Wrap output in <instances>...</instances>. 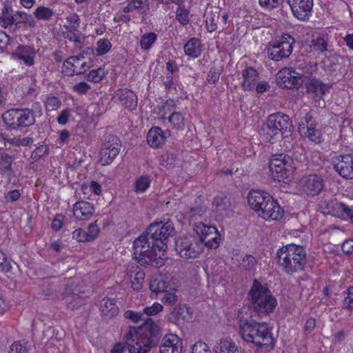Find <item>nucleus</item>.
<instances>
[{
	"mask_svg": "<svg viewBox=\"0 0 353 353\" xmlns=\"http://www.w3.org/2000/svg\"><path fill=\"white\" fill-rule=\"evenodd\" d=\"M238 332L245 342L252 343L257 349L270 351L274 347V340L266 323L256 322L249 308L241 307L236 316Z\"/></svg>",
	"mask_w": 353,
	"mask_h": 353,
	"instance_id": "1",
	"label": "nucleus"
},
{
	"mask_svg": "<svg viewBox=\"0 0 353 353\" xmlns=\"http://www.w3.org/2000/svg\"><path fill=\"white\" fill-rule=\"evenodd\" d=\"M124 338L129 353H147L159 344L161 333L159 326L148 318L138 329L130 327Z\"/></svg>",
	"mask_w": 353,
	"mask_h": 353,
	"instance_id": "2",
	"label": "nucleus"
},
{
	"mask_svg": "<svg viewBox=\"0 0 353 353\" xmlns=\"http://www.w3.org/2000/svg\"><path fill=\"white\" fill-rule=\"evenodd\" d=\"M306 161L305 150L299 145L293 148V156L283 153L272 154L269 159V171L274 181L285 183L296 169V162Z\"/></svg>",
	"mask_w": 353,
	"mask_h": 353,
	"instance_id": "3",
	"label": "nucleus"
},
{
	"mask_svg": "<svg viewBox=\"0 0 353 353\" xmlns=\"http://www.w3.org/2000/svg\"><path fill=\"white\" fill-rule=\"evenodd\" d=\"M250 312L252 310L259 316L268 315L273 312L277 305V301L272 295L270 289L262 285L257 279H254L251 289L248 294Z\"/></svg>",
	"mask_w": 353,
	"mask_h": 353,
	"instance_id": "4",
	"label": "nucleus"
},
{
	"mask_svg": "<svg viewBox=\"0 0 353 353\" xmlns=\"http://www.w3.org/2000/svg\"><path fill=\"white\" fill-rule=\"evenodd\" d=\"M42 115L39 102L32 103V108H10L5 111L1 119L7 130H17L34 125L36 118Z\"/></svg>",
	"mask_w": 353,
	"mask_h": 353,
	"instance_id": "5",
	"label": "nucleus"
},
{
	"mask_svg": "<svg viewBox=\"0 0 353 353\" xmlns=\"http://www.w3.org/2000/svg\"><path fill=\"white\" fill-rule=\"evenodd\" d=\"M289 116L282 112L269 115L260 130V135L264 141L274 143L279 138L288 137L293 130Z\"/></svg>",
	"mask_w": 353,
	"mask_h": 353,
	"instance_id": "6",
	"label": "nucleus"
},
{
	"mask_svg": "<svg viewBox=\"0 0 353 353\" xmlns=\"http://www.w3.org/2000/svg\"><path fill=\"white\" fill-rule=\"evenodd\" d=\"M278 264L288 274L303 270L306 254L302 246L289 244L280 248L276 253Z\"/></svg>",
	"mask_w": 353,
	"mask_h": 353,
	"instance_id": "7",
	"label": "nucleus"
},
{
	"mask_svg": "<svg viewBox=\"0 0 353 353\" xmlns=\"http://www.w3.org/2000/svg\"><path fill=\"white\" fill-rule=\"evenodd\" d=\"M157 247L148 239L143 233L137 238L133 243V259L142 266L153 265H161L162 258L157 252Z\"/></svg>",
	"mask_w": 353,
	"mask_h": 353,
	"instance_id": "8",
	"label": "nucleus"
},
{
	"mask_svg": "<svg viewBox=\"0 0 353 353\" xmlns=\"http://www.w3.org/2000/svg\"><path fill=\"white\" fill-rule=\"evenodd\" d=\"M174 232L173 224L168 220L165 223L163 221L152 223L143 234L155 244L159 252H165L168 248V238L173 235Z\"/></svg>",
	"mask_w": 353,
	"mask_h": 353,
	"instance_id": "9",
	"label": "nucleus"
},
{
	"mask_svg": "<svg viewBox=\"0 0 353 353\" xmlns=\"http://www.w3.org/2000/svg\"><path fill=\"white\" fill-rule=\"evenodd\" d=\"M174 249L181 258L194 259L203 251V245L192 236H179L175 241Z\"/></svg>",
	"mask_w": 353,
	"mask_h": 353,
	"instance_id": "10",
	"label": "nucleus"
},
{
	"mask_svg": "<svg viewBox=\"0 0 353 353\" xmlns=\"http://www.w3.org/2000/svg\"><path fill=\"white\" fill-rule=\"evenodd\" d=\"M294 39L288 34L281 36L276 44L267 50L268 57L276 61L290 57L293 50Z\"/></svg>",
	"mask_w": 353,
	"mask_h": 353,
	"instance_id": "11",
	"label": "nucleus"
},
{
	"mask_svg": "<svg viewBox=\"0 0 353 353\" xmlns=\"http://www.w3.org/2000/svg\"><path fill=\"white\" fill-rule=\"evenodd\" d=\"M121 147V141L117 136L110 134L102 144L100 150L99 162L102 165L110 164L119 154Z\"/></svg>",
	"mask_w": 353,
	"mask_h": 353,
	"instance_id": "12",
	"label": "nucleus"
},
{
	"mask_svg": "<svg viewBox=\"0 0 353 353\" xmlns=\"http://www.w3.org/2000/svg\"><path fill=\"white\" fill-rule=\"evenodd\" d=\"M317 125L313 116L308 112L300 119L298 129L301 136L307 137L312 142L320 143L322 134Z\"/></svg>",
	"mask_w": 353,
	"mask_h": 353,
	"instance_id": "13",
	"label": "nucleus"
},
{
	"mask_svg": "<svg viewBox=\"0 0 353 353\" xmlns=\"http://www.w3.org/2000/svg\"><path fill=\"white\" fill-rule=\"evenodd\" d=\"M303 76L294 70L285 68L276 74V83L282 88L294 89L299 88L303 81Z\"/></svg>",
	"mask_w": 353,
	"mask_h": 353,
	"instance_id": "14",
	"label": "nucleus"
},
{
	"mask_svg": "<svg viewBox=\"0 0 353 353\" xmlns=\"http://www.w3.org/2000/svg\"><path fill=\"white\" fill-rule=\"evenodd\" d=\"M334 169L343 178L353 179V155L341 154L335 157Z\"/></svg>",
	"mask_w": 353,
	"mask_h": 353,
	"instance_id": "15",
	"label": "nucleus"
},
{
	"mask_svg": "<svg viewBox=\"0 0 353 353\" xmlns=\"http://www.w3.org/2000/svg\"><path fill=\"white\" fill-rule=\"evenodd\" d=\"M294 17L305 21L310 16L313 8V0H287Z\"/></svg>",
	"mask_w": 353,
	"mask_h": 353,
	"instance_id": "16",
	"label": "nucleus"
},
{
	"mask_svg": "<svg viewBox=\"0 0 353 353\" xmlns=\"http://www.w3.org/2000/svg\"><path fill=\"white\" fill-rule=\"evenodd\" d=\"M268 199L263 208L258 212L259 216L265 220H279L283 217L284 211L272 196H266Z\"/></svg>",
	"mask_w": 353,
	"mask_h": 353,
	"instance_id": "17",
	"label": "nucleus"
},
{
	"mask_svg": "<svg viewBox=\"0 0 353 353\" xmlns=\"http://www.w3.org/2000/svg\"><path fill=\"white\" fill-rule=\"evenodd\" d=\"M113 98L130 110H135L137 106V97L131 90L119 89L115 92Z\"/></svg>",
	"mask_w": 353,
	"mask_h": 353,
	"instance_id": "18",
	"label": "nucleus"
},
{
	"mask_svg": "<svg viewBox=\"0 0 353 353\" xmlns=\"http://www.w3.org/2000/svg\"><path fill=\"white\" fill-rule=\"evenodd\" d=\"M182 341L173 334H166L160 345V353H181Z\"/></svg>",
	"mask_w": 353,
	"mask_h": 353,
	"instance_id": "19",
	"label": "nucleus"
},
{
	"mask_svg": "<svg viewBox=\"0 0 353 353\" xmlns=\"http://www.w3.org/2000/svg\"><path fill=\"white\" fill-rule=\"evenodd\" d=\"M220 13L221 8L219 7L208 6L206 8L203 18L208 31L214 32L221 26Z\"/></svg>",
	"mask_w": 353,
	"mask_h": 353,
	"instance_id": "20",
	"label": "nucleus"
},
{
	"mask_svg": "<svg viewBox=\"0 0 353 353\" xmlns=\"http://www.w3.org/2000/svg\"><path fill=\"white\" fill-rule=\"evenodd\" d=\"M303 187L307 194L312 196L319 195L324 190V180L321 176L310 175L305 179Z\"/></svg>",
	"mask_w": 353,
	"mask_h": 353,
	"instance_id": "21",
	"label": "nucleus"
},
{
	"mask_svg": "<svg viewBox=\"0 0 353 353\" xmlns=\"http://www.w3.org/2000/svg\"><path fill=\"white\" fill-rule=\"evenodd\" d=\"M94 212V205L85 201L77 202L73 207L74 216L79 220H88Z\"/></svg>",
	"mask_w": 353,
	"mask_h": 353,
	"instance_id": "22",
	"label": "nucleus"
},
{
	"mask_svg": "<svg viewBox=\"0 0 353 353\" xmlns=\"http://www.w3.org/2000/svg\"><path fill=\"white\" fill-rule=\"evenodd\" d=\"M266 196H270L268 193L261 190H252L248 195V202L249 205L259 212L264 206L268 199Z\"/></svg>",
	"mask_w": 353,
	"mask_h": 353,
	"instance_id": "23",
	"label": "nucleus"
},
{
	"mask_svg": "<svg viewBox=\"0 0 353 353\" xmlns=\"http://www.w3.org/2000/svg\"><path fill=\"white\" fill-rule=\"evenodd\" d=\"M168 133L167 132H163L159 127L152 128L148 132L147 142L152 148H159L164 143Z\"/></svg>",
	"mask_w": 353,
	"mask_h": 353,
	"instance_id": "24",
	"label": "nucleus"
},
{
	"mask_svg": "<svg viewBox=\"0 0 353 353\" xmlns=\"http://www.w3.org/2000/svg\"><path fill=\"white\" fill-rule=\"evenodd\" d=\"M213 205L217 213L222 217L229 216L232 210V204L230 198L224 196H216L213 201Z\"/></svg>",
	"mask_w": 353,
	"mask_h": 353,
	"instance_id": "25",
	"label": "nucleus"
},
{
	"mask_svg": "<svg viewBox=\"0 0 353 353\" xmlns=\"http://www.w3.org/2000/svg\"><path fill=\"white\" fill-rule=\"evenodd\" d=\"M332 84L323 83L316 79H312L306 83L307 91L312 93L314 97H322L326 92H329Z\"/></svg>",
	"mask_w": 353,
	"mask_h": 353,
	"instance_id": "26",
	"label": "nucleus"
},
{
	"mask_svg": "<svg viewBox=\"0 0 353 353\" xmlns=\"http://www.w3.org/2000/svg\"><path fill=\"white\" fill-rule=\"evenodd\" d=\"M189 308L185 305L174 307L168 314V320L173 323L179 324L188 321L190 317Z\"/></svg>",
	"mask_w": 353,
	"mask_h": 353,
	"instance_id": "27",
	"label": "nucleus"
},
{
	"mask_svg": "<svg viewBox=\"0 0 353 353\" xmlns=\"http://www.w3.org/2000/svg\"><path fill=\"white\" fill-rule=\"evenodd\" d=\"M257 71L252 67L247 68L242 72L243 81L242 87L245 90H252L256 84Z\"/></svg>",
	"mask_w": 353,
	"mask_h": 353,
	"instance_id": "28",
	"label": "nucleus"
},
{
	"mask_svg": "<svg viewBox=\"0 0 353 353\" xmlns=\"http://www.w3.org/2000/svg\"><path fill=\"white\" fill-rule=\"evenodd\" d=\"M100 310L102 315L112 317L118 314L119 307L114 299L103 298L100 303Z\"/></svg>",
	"mask_w": 353,
	"mask_h": 353,
	"instance_id": "29",
	"label": "nucleus"
},
{
	"mask_svg": "<svg viewBox=\"0 0 353 353\" xmlns=\"http://www.w3.org/2000/svg\"><path fill=\"white\" fill-rule=\"evenodd\" d=\"M184 52L191 58H197L201 53V45L199 39H190L184 46Z\"/></svg>",
	"mask_w": 353,
	"mask_h": 353,
	"instance_id": "30",
	"label": "nucleus"
},
{
	"mask_svg": "<svg viewBox=\"0 0 353 353\" xmlns=\"http://www.w3.org/2000/svg\"><path fill=\"white\" fill-rule=\"evenodd\" d=\"M1 137L5 142L8 143L12 146H30L34 142L33 138L30 137L23 138L20 137H10L8 135L3 133L1 134Z\"/></svg>",
	"mask_w": 353,
	"mask_h": 353,
	"instance_id": "31",
	"label": "nucleus"
},
{
	"mask_svg": "<svg viewBox=\"0 0 353 353\" xmlns=\"http://www.w3.org/2000/svg\"><path fill=\"white\" fill-rule=\"evenodd\" d=\"M13 10L11 6L3 5L0 14V23L3 28H7L14 23Z\"/></svg>",
	"mask_w": 353,
	"mask_h": 353,
	"instance_id": "32",
	"label": "nucleus"
},
{
	"mask_svg": "<svg viewBox=\"0 0 353 353\" xmlns=\"http://www.w3.org/2000/svg\"><path fill=\"white\" fill-rule=\"evenodd\" d=\"M129 276L131 279L132 288L134 290H139L142 288L145 279V272L141 268L137 267L135 271H130Z\"/></svg>",
	"mask_w": 353,
	"mask_h": 353,
	"instance_id": "33",
	"label": "nucleus"
},
{
	"mask_svg": "<svg viewBox=\"0 0 353 353\" xmlns=\"http://www.w3.org/2000/svg\"><path fill=\"white\" fill-rule=\"evenodd\" d=\"M14 158L9 154L2 152L0 153V172L12 175L13 173L12 163Z\"/></svg>",
	"mask_w": 353,
	"mask_h": 353,
	"instance_id": "34",
	"label": "nucleus"
},
{
	"mask_svg": "<svg viewBox=\"0 0 353 353\" xmlns=\"http://www.w3.org/2000/svg\"><path fill=\"white\" fill-rule=\"evenodd\" d=\"M196 233L199 236L198 239L200 242L203 239V236H207L208 234H214L216 232V228L214 226H208L201 222L197 223L194 225V228Z\"/></svg>",
	"mask_w": 353,
	"mask_h": 353,
	"instance_id": "35",
	"label": "nucleus"
},
{
	"mask_svg": "<svg viewBox=\"0 0 353 353\" xmlns=\"http://www.w3.org/2000/svg\"><path fill=\"white\" fill-rule=\"evenodd\" d=\"M221 241V236L218 231L214 232V234H208L207 236H203V239L201 242L202 245H205L210 249H215L219 245Z\"/></svg>",
	"mask_w": 353,
	"mask_h": 353,
	"instance_id": "36",
	"label": "nucleus"
},
{
	"mask_svg": "<svg viewBox=\"0 0 353 353\" xmlns=\"http://www.w3.org/2000/svg\"><path fill=\"white\" fill-rule=\"evenodd\" d=\"M151 180L148 174L142 175L134 182V191L136 193L144 192L150 186Z\"/></svg>",
	"mask_w": 353,
	"mask_h": 353,
	"instance_id": "37",
	"label": "nucleus"
},
{
	"mask_svg": "<svg viewBox=\"0 0 353 353\" xmlns=\"http://www.w3.org/2000/svg\"><path fill=\"white\" fill-rule=\"evenodd\" d=\"M178 161L179 159L174 154L167 152L161 156V165L167 169H171L178 164Z\"/></svg>",
	"mask_w": 353,
	"mask_h": 353,
	"instance_id": "38",
	"label": "nucleus"
},
{
	"mask_svg": "<svg viewBox=\"0 0 353 353\" xmlns=\"http://www.w3.org/2000/svg\"><path fill=\"white\" fill-rule=\"evenodd\" d=\"M44 338H46L48 341H51L52 344H54L55 341H59L64 336L62 330H56L53 327H49L43 332Z\"/></svg>",
	"mask_w": 353,
	"mask_h": 353,
	"instance_id": "39",
	"label": "nucleus"
},
{
	"mask_svg": "<svg viewBox=\"0 0 353 353\" xmlns=\"http://www.w3.org/2000/svg\"><path fill=\"white\" fill-rule=\"evenodd\" d=\"M34 14V17L39 20L48 21L51 19V18L54 14V12L50 8L39 6L35 10Z\"/></svg>",
	"mask_w": 353,
	"mask_h": 353,
	"instance_id": "40",
	"label": "nucleus"
},
{
	"mask_svg": "<svg viewBox=\"0 0 353 353\" xmlns=\"http://www.w3.org/2000/svg\"><path fill=\"white\" fill-rule=\"evenodd\" d=\"M168 283L161 279H155L150 281V289L152 292L161 294L162 292L167 290Z\"/></svg>",
	"mask_w": 353,
	"mask_h": 353,
	"instance_id": "41",
	"label": "nucleus"
},
{
	"mask_svg": "<svg viewBox=\"0 0 353 353\" xmlns=\"http://www.w3.org/2000/svg\"><path fill=\"white\" fill-rule=\"evenodd\" d=\"M36 52L33 47L30 46L19 45L14 52L12 53V57L14 58H24V56L35 55Z\"/></svg>",
	"mask_w": 353,
	"mask_h": 353,
	"instance_id": "42",
	"label": "nucleus"
},
{
	"mask_svg": "<svg viewBox=\"0 0 353 353\" xmlns=\"http://www.w3.org/2000/svg\"><path fill=\"white\" fill-rule=\"evenodd\" d=\"M159 299L164 304L169 305H175L178 299L174 289L172 290V291L167 290L165 292H162V293L159 294Z\"/></svg>",
	"mask_w": 353,
	"mask_h": 353,
	"instance_id": "43",
	"label": "nucleus"
},
{
	"mask_svg": "<svg viewBox=\"0 0 353 353\" xmlns=\"http://www.w3.org/2000/svg\"><path fill=\"white\" fill-rule=\"evenodd\" d=\"M14 23H26L33 26L34 25V19L30 14L26 12L18 11L14 17Z\"/></svg>",
	"mask_w": 353,
	"mask_h": 353,
	"instance_id": "44",
	"label": "nucleus"
},
{
	"mask_svg": "<svg viewBox=\"0 0 353 353\" xmlns=\"http://www.w3.org/2000/svg\"><path fill=\"white\" fill-rule=\"evenodd\" d=\"M157 34L154 32H150L143 34L140 40V45L141 48L144 50H149L152 45L157 40Z\"/></svg>",
	"mask_w": 353,
	"mask_h": 353,
	"instance_id": "45",
	"label": "nucleus"
},
{
	"mask_svg": "<svg viewBox=\"0 0 353 353\" xmlns=\"http://www.w3.org/2000/svg\"><path fill=\"white\" fill-rule=\"evenodd\" d=\"M169 122L172 127L176 130L182 129L184 127V118L180 112H173L169 117Z\"/></svg>",
	"mask_w": 353,
	"mask_h": 353,
	"instance_id": "46",
	"label": "nucleus"
},
{
	"mask_svg": "<svg viewBox=\"0 0 353 353\" xmlns=\"http://www.w3.org/2000/svg\"><path fill=\"white\" fill-rule=\"evenodd\" d=\"M222 66H212L206 77L207 81L210 83L214 84L219 79L220 75L222 73Z\"/></svg>",
	"mask_w": 353,
	"mask_h": 353,
	"instance_id": "47",
	"label": "nucleus"
},
{
	"mask_svg": "<svg viewBox=\"0 0 353 353\" xmlns=\"http://www.w3.org/2000/svg\"><path fill=\"white\" fill-rule=\"evenodd\" d=\"M105 71L102 68L91 70L86 76L88 81L94 83H99L105 77Z\"/></svg>",
	"mask_w": 353,
	"mask_h": 353,
	"instance_id": "48",
	"label": "nucleus"
},
{
	"mask_svg": "<svg viewBox=\"0 0 353 353\" xmlns=\"http://www.w3.org/2000/svg\"><path fill=\"white\" fill-rule=\"evenodd\" d=\"M189 12L184 6L179 5L176 10V19L182 25H186L189 23L188 19Z\"/></svg>",
	"mask_w": 353,
	"mask_h": 353,
	"instance_id": "49",
	"label": "nucleus"
},
{
	"mask_svg": "<svg viewBox=\"0 0 353 353\" xmlns=\"http://www.w3.org/2000/svg\"><path fill=\"white\" fill-rule=\"evenodd\" d=\"M97 54L98 56L106 54L111 48V43L108 39H101L97 43Z\"/></svg>",
	"mask_w": 353,
	"mask_h": 353,
	"instance_id": "50",
	"label": "nucleus"
},
{
	"mask_svg": "<svg viewBox=\"0 0 353 353\" xmlns=\"http://www.w3.org/2000/svg\"><path fill=\"white\" fill-rule=\"evenodd\" d=\"M257 260L250 254H246L242 259L240 266L246 270H252L256 265Z\"/></svg>",
	"mask_w": 353,
	"mask_h": 353,
	"instance_id": "51",
	"label": "nucleus"
},
{
	"mask_svg": "<svg viewBox=\"0 0 353 353\" xmlns=\"http://www.w3.org/2000/svg\"><path fill=\"white\" fill-rule=\"evenodd\" d=\"M313 49L320 53H323L327 50V43L323 37H319L316 39L312 40Z\"/></svg>",
	"mask_w": 353,
	"mask_h": 353,
	"instance_id": "52",
	"label": "nucleus"
},
{
	"mask_svg": "<svg viewBox=\"0 0 353 353\" xmlns=\"http://www.w3.org/2000/svg\"><path fill=\"white\" fill-rule=\"evenodd\" d=\"M219 353H239V350L234 342L225 341L221 344Z\"/></svg>",
	"mask_w": 353,
	"mask_h": 353,
	"instance_id": "53",
	"label": "nucleus"
},
{
	"mask_svg": "<svg viewBox=\"0 0 353 353\" xmlns=\"http://www.w3.org/2000/svg\"><path fill=\"white\" fill-rule=\"evenodd\" d=\"M163 84L168 93L173 94L176 91L174 83L173 80V75L172 73H168L165 78L162 80Z\"/></svg>",
	"mask_w": 353,
	"mask_h": 353,
	"instance_id": "54",
	"label": "nucleus"
},
{
	"mask_svg": "<svg viewBox=\"0 0 353 353\" xmlns=\"http://www.w3.org/2000/svg\"><path fill=\"white\" fill-rule=\"evenodd\" d=\"M335 200L332 199H322L318 205V210L323 214H330V210H332V205L334 204Z\"/></svg>",
	"mask_w": 353,
	"mask_h": 353,
	"instance_id": "55",
	"label": "nucleus"
},
{
	"mask_svg": "<svg viewBox=\"0 0 353 353\" xmlns=\"http://www.w3.org/2000/svg\"><path fill=\"white\" fill-rule=\"evenodd\" d=\"M65 32H63V37L68 39L70 41H73L76 43H82L83 41L81 40L80 37L76 34V31H74L72 28H70L68 26H65Z\"/></svg>",
	"mask_w": 353,
	"mask_h": 353,
	"instance_id": "56",
	"label": "nucleus"
},
{
	"mask_svg": "<svg viewBox=\"0 0 353 353\" xmlns=\"http://www.w3.org/2000/svg\"><path fill=\"white\" fill-rule=\"evenodd\" d=\"M48 153V148L47 145H41L34 149L31 154V159L37 161L40 158L44 157Z\"/></svg>",
	"mask_w": 353,
	"mask_h": 353,
	"instance_id": "57",
	"label": "nucleus"
},
{
	"mask_svg": "<svg viewBox=\"0 0 353 353\" xmlns=\"http://www.w3.org/2000/svg\"><path fill=\"white\" fill-rule=\"evenodd\" d=\"M81 190L83 192L88 190H90L95 194L99 195L101 192V186L98 182L95 181H92L90 185L83 184L81 185Z\"/></svg>",
	"mask_w": 353,
	"mask_h": 353,
	"instance_id": "58",
	"label": "nucleus"
},
{
	"mask_svg": "<svg viewBox=\"0 0 353 353\" xmlns=\"http://www.w3.org/2000/svg\"><path fill=\"white\" fill-rule=\"evenodd\" d=\"M72 89L73 92L83 95L87 94L88 92L91 89V87L87 83L81 81L73 85Z\"/></svg>",
	"mask_w": 353,
	"mask_h": 353,
	"instance_id": "59",
	"label": "nucleus"
},
{
	"mask_svg": "<svg viewBox=\"0 0 353 353\" xmlns=\"http://www.w3.org/2000/svg\"><path fill=\"white\" fill-rule=\"evenodd\" d=\"M72 239L76 240L77 242L81 243L90 241L85 230H83L81 228H78L72 232Z\"/></svg>",
	"mask_w": 353,
	"mask_h": 353,
	"instance_id": "60",
	"label": "nucleus"
},
{
	"mask_svg": "<svg viewBox=\"0 0 353 353\" xmlns=\"http://www.w3.org/2000/svg\"><path fill=\"white\" fill-rule=\"evenodd\" d=\"M8 353H28V350L21 341H15L10 347Z\"/></svg>",
	"mask_w": 353,
	"mask_h": 353,
	"instance_id": "61",
	"label": "nucleus"
},
{
	"mask_svg": "<svg viewBox=\"0 0 353 353\" xmlns=\"http://www.w3.org/2000/svg\"><path fill=\"white\" fill-rule=\"evenodd\" d=\"M61 105L60 100L56 97L47 98L46 101V107L48 111L54 110Z\"/></svg>",
	"mask_w": 353,
	"mask_h": 353,
	"instance_id": "62",
	"label": "nucleus"
},
{
	"mask_svg": "<svg viewBox=\"0 0 353 353\" xmlns=\"http://www.w3.org/2000/svg\"><path fill=\"white\" fill-rule=\"evenodd\" d=\"M210 350L209 346L203 341L196 342L192 347V353H206Z\"/></svg>",
	"mask_w": 353,
	"mask_h": 353,
	"instance_id": "63",
	"label": "nucleus"
},
{
	"mask_svg": "<svg viewBox=\"0 0 353 353\" xmlns=\"http://www.w3.org/2000/svg\"><path fill=\"white\" fill-rule=\"evenodd\" d=\"M343 305L348 310L353 309V286L348 288L347 296L345 297Z\"/></svg>",
	"mask_w": 353,
	"mask_h": 353,
	"instance_id": "64",
	"label": "nucleus"
}]
</instances>
